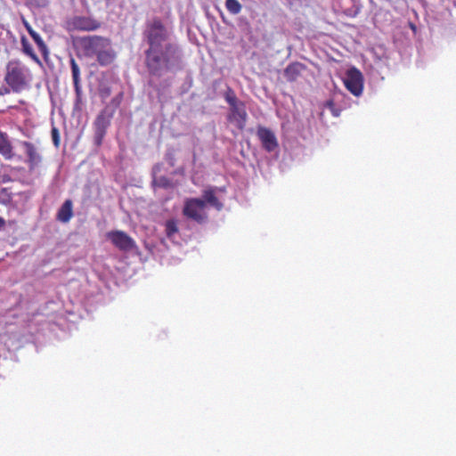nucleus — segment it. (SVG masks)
<instances>
[{"mask_svg": "<svg viewBox=\"0 0 456 456\" xmlns=\"http://www.w3.org/2000/svg\"><path fill=\"white\" fill-rule=\"evenodd\" d=\"M145 36L148 44L145 51L147 67L151 73L161 75L178 59V46L168 42L170 30L159 18L149 20Z\"/></svg>", "mask_w": 456, "mask_h": 456, "instance_id": "obj_1", "label": "nucleus"}, {"mask_svg": "<svg viewBox=\"0 0 456 456\" xmlns=\"http://www.w3.org/2000/svg\"><path fill=\"white\" fill-rule=\"evenodd\" d=\"M83 53L87 58H95L102 67L110 65L117 58V53L110 38L101 36H86L79 40Z\"/></svg>", "mask_w": 456, "mask_h": 456, "instance_id": "obj_2", "label": "nucleus"}, {"mask_svg": "<svg viewBox=\"0 0 456 456\" xmlns=\"http://www.w3.org/2000/svg\"><path fill=\"white\" fill-rule=\"evenodd\" d=\"M31 80L30 70L21 62L11 61L6 67L4 81L14 93H20L28 87Z\"/></svg>", "mask_w": 456, "mask_h": 456, "instance_id": "obj_3", "label": "nucleus"}, {"mask_svg": "<svg viewBox=\"0 0 456 456\" xmlns=\"http://www.w3.org/2000/svg\"><path fill=\"white\" fill-rule=\"evenodd\" d=\"M183 215L199 224L204 223L207 218L205 201L198 198H189L184 200Z\"/></svg>", "mask_w": 456, "mask_h": 456, "instance_id": "obj_4", "label": "nucleus"}, {"mask_svg": "<svg viewBox=\"0 0 456 456\" xmlns=\"http://www.w3.org/2000/svg\"><path fill=\"white\" fill-rule=\"evenodd\" d=\"M113 114L114 110L110 107H106L96 117L94 122V142L96 146H100L102 143L107 129L109 128L113 118Z\"/></svg>", "mask_w": 456, "mask_h": 456, "instance_id": "obj_5", "label": "nucleus"}, {"mask_svg": "<svg viewBox=\"0 0 456 456\" xmlns=\"http://www.w3.org/2000/svg\"><path fill=\"white\" fill-rule=\"evenodd\" d=\"M67 27L70 31H94L101 27V22L91 17L77 15L67 21Z\"/></svg>", "mask_w": 456, "mask_h": 456, "instance_id": "obj_6", "label": "nucleus"}, {"mask_svg": "<svg viewBox=\"0 0 456 456\" xmlns=\"http://www.w3.org/2000/svg\"><path fill=\"white\" fill-rule=\"evenodd\" d=\"M107 239L121 251H132L136 246L134 240L125 232L110 231L106 234Z\"/></svg>", "mask_w": 456, "mask_h": 456, "instance_id": "obj_7", "label": "nucleus"}, {"mask_svg": "<svg viewBox=\"0 0 456 456\" xmlns=\"http://www.w3.org/2000/svg\"><path fill=\"white\" fill-rule=\"evenodd\" d=\"M346 89L355 96H359L362 92V75L356 69L353 68L346 73L344 80Z\"/></svg>", "mask_w": 456, "mask_h": 456, "instance_id": "obj_8", "label": "nucleus"}, {"mask_svg": "<svg viewBox=\"0 0 456 456\" xmlns=\"http://www.w3.org/2000/svg\"><path fill=\"white\" fill-rule=\"evenodd\" d=\"M247 118L248 114L243 102L230 107L227 119L228 121L234 123L240 130H242L245 127Z\"/></svg>", "mask_w": 456, "mask_h": 456, "instance_id": "obj_9", "label": "nucleus"}, {"mask_svg": "<svg viewBox=\"0 0 456 456\" xmlns=\"http://www.w3.org/2000/svg\"><path fill=\"white\" fill-rule=\"evenodd\" d=\"M256 135L261 142L262 147L268 152L274 151L278 146V141L274 133L265 126H258Z\"/></svg>", "mask_w": 456, "mask_h": 456, "instance_id": "obj_10", "label": "nucleus"}, {"mask_svg": "<svg viewBox=\"0 0 456 456\" xmlns=\"http://www.w3.org/2000/svg\"><path fill=\"white\" fill-rule=\"evenodd\" d=\"M23 145L25 149V153L28 157L29 168L34 169L41 163V155L38 152L37 149L35 147V145L32 144L31 142H25Z\"/></svg>", "mask_w": 456, "mask_h": 456, "instance_id": "obj_11", "label": "nucleus"}, {"mask_svg": "<svg viewBox=\"0 0 456 456\" xmlns=\"http://www.w3.org/2000/svg\"><path fill=\"white\" fill-rule=\"evenodd\" d=\"M305 69V66L300 62L290 63L285 69L284 76L288 81L294 82L299 77Z\"/></svg>", "mask_w": 456, "mask_h": 456, "instance_id": "obj_12", "label": "nucleus"}, {"mask_svg": "<svg viewBox=\"0 0 456 456\" xmlns=\"http://www.w3.org/2000/svg\"><path fill=\"white\" fill-rule=\"evenodd\" d=\"M0 155L5 159H12L14 156L12 146L5 133L0 131Z\"/></svg>", "mask_w": 456, "mask_h": 456, "instance_id": "obj_13", "label": "nucleus"}, {"mask_svg": "<svg viewBox=\"0 0 456 456\" xmlns=\"http://www.w3.org/2000/svg\"><path fill=\"white\" fill-rule=\"evenodd\" d=\"M73 216V203L71 200H66L57 213V219L61 223H68Z\"/></svg>", "mask_w": 456, "mask_h": 456, "instance_id": "obj_14", "label": "nucleus"}, {"mask_svg": "<svg viewBox=\"0 0 456 456\" xmlns=\"http://www.w3.org/2000/svg\"><path fill=\"white\" fill-rule=\"evenodd\" d=\"M203 200L205 201V205L208 203L210 206L214 207L216 210H221L224 207L223 203L216 196L215 191L213 189H208L203 191Z\"/></svg>", "mask_w": 456, "mask_h": 456, "instance_id": "obj_15", "label": "nucleus"}, {"mask_svg": "<svg viewBox=\"0 0 456 456\" xmlns=\"http://www.w3.org/2000/svg\"><path fill=\"white\" fill-rule=\"evenodd\" d=\"M22 52L29 56L33 61H35L37 63H40V60L38 56L35 53L32 45L29 44L28 40L26 38V37H21L20 39Z\"/></svg>", "mask_w": 456, "mask_h": 456, "instance_id": "obj_16", "label": "nucleus"}, {"mask_svg": "<svg viewBox=\"0 0 456 456\" xmlns=\"http://www.w3.org/2000/svg\"><path fill=\"white\" fill-rule=\"evenodd\" d=\"M353 4L349 8L343 9L341 12L348 17V18H355L358 16L362 10V5L358 3L357 0H354V2H352Z\"/></svg>", "mask_w": 456, "mask_h": 456, "instance_id": "obj_17", "label": "nucleus"}, {"mask_svg": "<svg viewBox=\"0 0 456 456\" xmlns=\"http://www.w3.org/2000/svg\"><path fill=\"white\" fill-rule=\"evenodd\" d=\"M30 37H32V39L34 40V42L37 45V47H38L39 51L41 52V53L45 57H46L48 55V53H49L48 47L45 45V43L44 42L43 38L40 37V35L37 32L35 31L34 33H31Z\"/></svg>", "mask_w": 456, "mask_h": 456, "instance_id": "obj_18", "label": "nucleus"}, {"mask_svg": "<svg viewBox=\"0 0 456 456\" xmlns=\"http://www.w3.org/2000/svg\"><path fill=\"white\" fill-rule=\"evenodd\" d=\"M225 7L227 11L233 15L239 14L241 11V4L238 0H226Z\"/></svg>", "mask_w": 456, "mask_h": 456, "instance_id": "obj_19", "label": "nucleus"}, {"mask_svg": "<svg viewBox=\"0 0 456 456\" xmlns=\"http://www.w3.org/2000/svg\"><path fill=\"white\" fill-rule=\"evenodd\" d=\"M69 63L71 68L73 84H77V82H80V68L75 61V59L72 57L69 60Z\"/></svg>", "mask_w": 456, "mask_h": 456, "instance_id": "obj_20", "label": "nucleus"}, {"mask_svg": "<svg viewBox=\"0 0 456 456\" xmlns=\"http://www.w3.org/2000/svg\"><path fill=\"white\" fill-rule=\"evenodd\" d=\"M166 234L168 238L173 237L178 232L177 222L174 219L166 222Z\"/></svg>", "mask_w": 456, "mask_h": 456, "instance_id": "obj_21", "label": "nucleus"}, {"mask_svg": "<svg viewBox=\"0 0 456 456\" xmlns=\"http://www.w3.org/2000/svg\"><path fill=\"white\" fill-rule=\"evenodd\" d=\"M12 201V193L8 188H2L0 190V203L3 205H8Z\"/></svg>", "mask_w": 456, "mask_h": 456, "instance_id": "obj_22", "label": "nucleus"}, {"mask_svg": "<svg viewBox=\"0 0 456 456\" xmlns=\"http://www.w3.org/2000/svg\"><path fill=\"white\" fill-rule=\"evenodd\" d=\"M224 99L227 102V103L229 104V107L235 105L241 102V101L238 100L235 93L232 89H228V91L226 92V94L224 95Z\"/></svg>", "mask_w": 456, "mask_h": 456, "instance_id": "obj_23", "label": "nucleus"}, {"mask_svg": "<svg viewBox=\"0 0 456 456\" xmlns=\"http://www.w3.org/2000/svg\"><path fill=\"white\" fill-rule=\"evenodd\" d=\"M51 134H52V139H53V142L54 146L55 147H59V145H60V134H59V130L56 127L53 126L52 128Z\"/></svg>", "mask_w": 456, "mask_h": 456, "instance_id": "obj_24", "label": "nucleus"}, {"mask_svg": "<svg viewBox=\"0 0 456 456\" xmlns=\"http://www.w3.org/2000/svg\"><path fill=\"white\" fill-rule=\"evenodd\" d=\"M28 2L36 7H44L48 4V0H28Z\"/></svg>", "mask_w": 456, "mask_h": 456, "instance_id": "obj_25", "label": "nucleus"}, {"mask_svg": "<svg viewBox=\"0 0 456 456\" xmlns=\"http://www.w3.org/2000/svg\"><path fill=\"white\" fill-rule=\"evenodd\" d=\"M73 85H74V89H75L77 99L79 100L81 97V94H82L81 84H80V82H77V84H73Z\"/></svg>", "mask_w": 456, "mask_h": 456, "instance_id": "obj_26", "label": "nucleus"}, {"mask_svg": "<svg viewBox=\"0 0 456 456\" xmlns=\"http://www.w3.org/2000/svg\"><path fill=\"white\" fill-rule=\"evenodd\" d=\"M22 24L24 25V27L27 29L29 36L31 35V33L35 32V30L32 28L31 25L25 19H22Z\"/></svg>", "mask_w": 456, "mask_h": 456, "instance_id": "obj_27", "label": "nucleus"}, {"mask_svg": "<svg viewBox=\"0 0 456 456\" xmlns=\"http://www.w3.org/2000/svg\"><path fill=\"white\" fill-rule=\"evenodd\" d=\"M11 91H12V89L9 86H2V87H0V95L8 94H10Z\"/></svg>", "mask_w": 456, "mask_h": 456, "instance_id": "obj_28", "label": "nucleus"}, {"mask_svg": "<svg viewBox=\"0 0 456 456\" xmlns=\"http://www.w3.org/2000/svg\"><path fill=\"white\" fill-rule=\"evenodd\" d=\"M5 221L3 217L0 216V230H2L4 227Z\"/></svg>", "mask_w": 456, "mask_h": 456, "instance_id": "obj_29", "label": "nucleus"}, {"mask_svg": "<svg viewBox=\"0 0 456 456\" xmlns=\"http://www.w3.org/2000/svg\"><path fill=\"white\" fill-rule=\"evenodd\" d=\"M105 2H106V4L109 5L110 3L111 2V0H105Z\"/></svg>", "mask_w": 456, "mask_h": 456, "instance_id": "obj_30", "label": "nucleus"}, {"mask_svg": "<svg viewBox=\"0 0 456 456\" xmlns=\"http://www.w3.org/2000/svg\"><path fill=\"white\" fill-rule=\"evenodd\" d=\"M352 2H354V0H351Z\"/></svg>", "mask_w": 456, "mask_h": 456, "instance_id": "obj_31", "label": "nucleus"}]
</instances>
